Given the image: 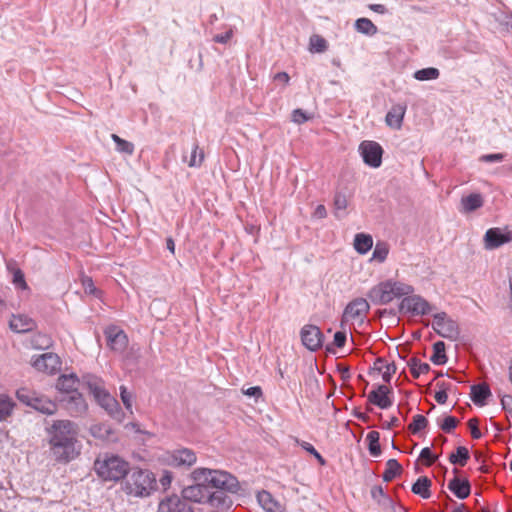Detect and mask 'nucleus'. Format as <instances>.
Wrapping results in <instances>:
<instances>
[{"label":"nucleus","instance_id":"nucleus-1","mask_svg":"<svg viewBox=\"0 0 512 512\" xmlns=\"http://www.w3.org/2000/svg\"><path fill=\"white\" fill-rule=\"evenodd\" d=\"M50 452L55 461L68 463L80 454L78 426L70 420H55L47 428Z\"/></svg>","mask_w":512,"mask_h":512},{"label":"nucleus","instance_id":"nucleus-2","mask_svg":"<svg viewBox=\"0 0 512 512\" xmlns=\"http://www.w3.org/2000/svg\"><path fill=\"white\" fill-rule=\"evenodd\" d=\"M182 498L186 502L192 501L199 504L208 505L216 511H223L231 507V498L221 491H211L206 483L195 481L194 485H190L182 490Z\"/></svg>","mask_w":512,"mask_h":512},{"label":"nucleus","instance_id":"nucleus-3","mask_svg":"<svg viewBox=\"0 0 512 512\" xmlns=\"http://www.w3.org/2000/svg\"><path fill=\"white\" fill-rule=\"evenodd\" d=\"M194 481L206 483L211 491H221L237 493L239 490V482L236 477L222 470H212L208 468H197L192 472Z\"/></svg>","mask_w":512,"mask_h":512},{"label":"nucleus","instance_id":"nucleus-4","mask_svg":"<svg viewBox=\"0 0 512 512\" xmlns=\"http://www.w3.org/2000/svg\"><path fill=\"white\" fill-rule=\"evenodd\" d=\"M95 470L104 481H119L127 477L130 466L127 461L117 455H105L95 461Z\"/></svg>","mask_w":512,"mask_h":512},{"label":"nucleus","instance_id":"nucleus-5","mask_svg":"<svg viewBox=\"0 0 512 512\" xmlns=\"http://www.w3.org/2000/svg\"><path fill=\"white\" fill-rule=\"evenodd\" d=\"M156 479L152 472L146 469H130L125 480L124 490L129 495L147 496L154 489Z\"/></svg>","mask_w":512,"mask_h":512},{"label":"nucleus","instance_id":"nucleus-6","mask_svg":"<svg viewBox=\"0 0 512 512\" xmlns=\"http://www.w3.org/2000/svg\"><path fill=\"white\" fill-rule=\"evenodd\" d=\"M16 397L21 403L30 406L45 415H53L58 409V406L54 401L27 388L18 389L16 391Z\"/></svg>","mask_w":512,"mask_h":512},{"label":"nucleus","instance_id":"nucleus-7","mask_svg":"<svg viewBox=\"0 0 512 512\" xmlns=\"http://www.w3.org/2000/svg\"><path fill=\"white\" fill-rule=\"evenodd\" d=\"M370 309L369 303L364 298H356L349 302L344 309L342 314L340 326L342 329L346 328V325L350 321L360 319L362 322L366 317Z\"/></svg>","mask_w":512,"mask_h":512},{"label":"nucleus","instance_id":"nucleus-8","mask_svg":"<svg viewBox=\"0 0 512 512\" xmlns=\"http://www.w3.org/2000/svg\"><path fill=\"white\" fill-rule=\"evenodd\" d=\"M433 317L432 327L438 335L450 340H456L459 337L458 324L449 318L445 312L436 313Z\"/></svg>","mask_w":512,"mask_h":512},{"label":"nucleus","instance_id":"nucleus-9","mask_svg":"<svg viewBox=\"0 0 512 512\" xmlns=\"http://www.w3.org/2000/svg\"><path fill=\"white\" fill-rule=\"evenodd\" d=\"M399 310L412 315H427L433 310V307L420 295H409L402 299Z\"/></svg>","mask_w":512,"mask_h":512},{"label":"nucleus","instance_id":"nucleus-10","mask_svg":"<svg viewBox=\"0 0 512 512\" xmlns=\"http://www.w3.org/2000/svg\"><path fill=\"white\" fill-rule=\"evenodd\" d=\"M60 402L72 417L83 416L88 410V404L79 391L73 394L62 396Z\"/></svg>","mask_w":512,"mask_h":512},{"label":"nucleus","instance_id":"nucleus-11","mask_svg":"<svg viewBox=\"0 0 512 512\" xmlns=\"http://www.w3.org/2000/svg\"><path fill=\"white\" fill-rule=\"evenodd\" d=\"M365 164L378 168L382 163V147L374 141H363L359 146Z\"/></svg>","mask_w":512,"mask_h":512},{"label":"nucleus","instance_id":"nucleus-12","mask_svg":"<svg viewBox=\"0 0 512 512\" xmlns=\"http://www.w3.org/2000/svg\"><path fill=\"white\" fill-rule=\"evenodd\" d=\"M104 334L107 339V345L111 350L117 353H123L128 345V337L126 333L117 326H109L105 329Z\"/></svg>","mask_w":512,"mask_h":512},{"label":"nucleus","instance_id":"nucleus-13","mask_svg":"<svg viewBox=\"0 0 512 512\" xmlns=\"http://www.w3.org/2000/svg\"><path fill=\"white\" fill-rule=\"evenodd\" d=\"M368 297L374 304L386 305L390 303L394 299L391 280L380 282L371 288Z\"/></svg>","mask_w":512,"mask_h":512},{"label":"nucleus","instance_id":"nucleus-14","mask_svg":"<svg viewBox=\"0 0 512 512\" xmlns=\"http://www.w3.org/2000/svg\"><path fill=\"white\" fill-rule=\"evenodd\" d=\"M301 340L307 349L316 351L322 346L323 333L315 325H305L301 329Z\"/></svg>","mask_w":512,"mask_h":512},{"label":"nucleus","instance_id":"nucleus-15","mask_svg":"<svg viewBox=\"0 0 512 512\" xmlns=\"http://www.w3.org/2000/svg\"><path fill=\"white\" fill-rule=\"evenodd\" d=\"M197 457L193 450L181 448L172 451L168 458V464L174 467L187 468L196 463Z\"/></svg>","mask_w":512,"mask_h":512},{"label":"nucleus","instance_id":"nucleus-16","mask_svg":"<svg viewBox=\"0 0 512 512\" xmlns=\"http://www.w3.org/2000/svg\"><path fill=\"white\" fill-rule=\"evenodd\" d=\"M512 240L510 232H503L500 228H490L484 235V247L486 250L496 249Z\"/></svg>","mask_w":512,"mask_h":512},{"label":"nucleus","instance_id":"nucleus-17","mask_svg":"<svg viewBox=\"0 0 512 512\" xmlns=\"http://www.w3.org/2000/svg\"><path fill=\"white\" fill-rule=\"evenodd\" d=\"M392 390L386 385H377L375 389L367 395L368 402L376 405L380 409H388L392 406L393 401L390 398Z\"/></svg>","mask_w":512,"mask_h":512},{"label":"nucleus","instance_id":"nucleus-18","mask_svg":"<svg viewBox=\"0 0 512 512\" xmlns=\"http://www.w3.org/2000/svg\"><path fill=\"white\" fill-rule=\"evenodd\" d=\"M157 512H192V508L182 497L172 495L160 501Z\"/></svg>","mask_w":512,"mask_h":512},{"label":"nucleus","instance_id":"nucleus-19","mask_svg":"<svg viewBox=\"0 0 512 512\" xmlns=\"http://www.w3.org/2000/svg\"><path fill=\"white\" fill-rule=\"evenodd\" d=\"M32 365L38 371L53 374L59 369L60 360L54 353H44L36 357L33 360Z\"/></svg>","mask_w":512,"mask_h":512},{"label":"nucleus","instance_id":"nucleus-20","mask_svg":"<svg viewBox=\"0 0 512 512\" xmlns=\"http://www.w3.org/2000/svg\"><path fill=\"white\" fill-rule=\"evenodd\" d=\"M79 385L80 379L75 373L62 374L57 379L56 389L66 396L78 392Z\"/></svg>","mask_w":512,"mask_h":512},{"label":"nucleus","instance_id":"nucleus-21","mask_svg":"<svg viewBox=\"0 0 512 512\" xmlns=\"http://www.w3.org/2000/svg\"><path fill=\"white\" fill-rule=\"evenodd\" d=\"M82 384L88 389L89 393L94 397L95 401L108 392L101 378L93 374H85L82 376Z\"/></svg>","mask_w":512,"mask_h":512},{"label":"nucleus","instance_id":"nucleus-22","mask_svg":"<svg viewBox=\"0 0 512 512\" xmlns=\"http://www.w3.org/2000/svg\"><path fill=\"white\" fill-rule=\"evenodd\" d=\"M96 402L114 419L121 420L123 413L118 401L109 393L106 392Z\"/></svg>","mask_w":512,"mask_h":512},{"label":"nucleus","instance_id":"nucleus-23","mask_svg":"<svg viewBox=\"0 0 512 512\" xmlns=\"http://www.w3.org/2000/svg\"><path fill=\"white\" fill-rule=\"evenodd\" d=\"M406 112V105L396 104L391 107L386 115V123L389 127L400 129Z\"/></svg>","mask_w":512,"mask_h":512},{"label":"nucleus","instance_id":"nucleus-24","mask_svg":"<svg viewBox=\"0 0 512 512\" xmlns=\"http://www.w3.org/2000/svg\"><path fill=\"white\" fill-rule=\"evenodd\" d=\"M448 489L459 499H465L470 495L471 485L467 479L460 480L454 477L448 482Z\"/></svg>","mask_w":512,"mask_h":512},{"label":"nucleus","instance_id":"nucleus-25","mask_svg":"<svg viewBox=\"0 0 512 512\" xmlns=\"http://www.w3.org/2000/svg\"><path fill=\"white\" fill-rule=\"evenodd\" d=\"M490 396L491 391L487 384L482 383L471 386V399L476 405L484 406Z\"/></svg>","mask_w":512,"mask_h":512},{"label":"nucleus","instance_id":"nucleus-26","mask_svg":"<svg viewBox=\"0 0 512 512\" xmlns=\"http://www.w3.org/2000/svg\"><path fill=\"white\" fill-rule=\"evenodd\" d=\"M257 501L267 512H280V504L273 498L270 492L262 490L257 494Z\"/></svg>","mask_w":512,"mask_h":512},{"label":"nucleus","instance_id":"nucleus-27","mask_svg":"<svg viewBox=\"0 0 512 512\" xmlns=\"http://www.w3.org/2000/svg\"><path fill=\"white\" fill-rule=\"evenodd\" d=\"M10 328L17 333H25L33 329L34 322L27 316H13L9 322Z\"/></svg>","mask_w":512,"mask_h":512},{"label":"nucleus","instance_id":"nucleus-28","mask_svg":"<svg viewBox=\"0 0 512 512\" xmlns=\"http://www.w3.org/2000/svg\"><path fill=\"white\" fill-rule=\"evenodd\" d=\"M432 485L431 480L422 476L417 479V481L412 485V492L421 496L424 499H428L431 496L430 487Z\"/></svg>","mask_w":512,"mask_h":512},{"label":"nucleus","instance_id":"nucleus-29","mask_svg":"<svg viewBox=\"0 0 512 512\" xmlns=\"http://www.w3.org/2000/svg\"><path fill=\"white\" fill-rule=\"evenodd\" d=\"M373 246L372 236L358 233L354 238V248L359 254H366Z\"/></svg>","mask_w":512,"mask_h":512},{"label":"nucleus","instance_id":"nucleus-30","mask_svg":"<svg viewBox=\"0 0 512 512\" xmlns=\"http://www.w3.org/2000/svg\"><path fill=\"white\" fill-rule=\"evenodd\" d=\"M461 204L463 206V210L465 212H472L476 209L482 207L483 205V198L478 193L470 194L466 197H463L461 200Z\"/></svg>","mask_w":512,"mask_h":512},{"label":"nucleus","instance_id":"nucleus-31","mask_svg":"<svg viewBox=\"0 0 512 512\" xmlns=\"http://www.w3.org/2000/svg\"><path fill=\"white\" fill-rule=\"evenodd\" d=\"M430 360L435 365H444L447 362L448 359L445 354V343L443 341H437L434 343L433 355Z\"/></svg>","mask_w":512,"mask_h":512},{"label":"nucleus","instance_id":"nucleus-32","mask_svg":"<svg viewBox=\"0 0 512 512\" xmlns=\"http://www.w3.org/2000/svg\"><path fill=\"white\" fill-rule=\"evenodd\" d=\"M15 403L6 394H0V421H5L12 415Z\"/></svg>","mask_w":512,"mask_h":512},{"label":"nucleus","instance_id":"nucleus-33","mask_svg":"<svg viewBox=\"0 0 512 512\" xmlns=\"http://www.w3.org/2000/svg\"><path fill=\"white\" fill-rule=\"evenodd\" d=\"M380 433L378 431H370L366 440L368 442V450L371 456L378 457L381 454V446L379 443Z\"/></svg>","mask_w":512,"mask_h":512},{"label":"nucleus","instance_id":"nucleus-34","mask_svg":"<svg viewBox=\"0 0 512 512\" xmlns=\"http://www.w3.org/2000/svg\"><path fill=\"white\" fill-rule=\"evenodd\" d=\"M402 472V466L396 459H389L386 463V469L383 473V480L385 482L392 481L397 475Z\"/></svg>","mask_w":512,"mask_h":512},{"label":"nucleus","instance_id":"nucleus-35","mask_svg":"<svg viewBox=\"0 0 512 512\" xmlns=\"http://www.w3.org/2000/svg\"><path fill=\"white\" fill-rule=\"evenodd\" d=\"M355 29L365 35H375L378 31L374 23L368 18H359L355 22Z\"/></svg>","mask_w":512,"mask_h":512},{"label":"nucleus","instance_id":"nucleus-36","mask_svg":"<svg viewBox=\"0 0 512 512\" xmlns=\"http://www.w3.org/2000/svg\"><path fill=\"white\" fill-rule=\"evenodd\" d=\"M348 206V200L342 193H336L334 197V214L338 219H342L346 216V208Z\"/></svg>","mask_w":512,"mask_h":512},{"label":"nucleus","instance_id":"nucleus-37","mask_svg":"<svg viewBox=\"0 0 512 512\" xmlns=\"http://www.w3.org/2000/svg\"><path fill=\"white\" fill-rule=\"evenodd\" d=\"M408 365L414 378H419L421 374H426L430 370L429 364L420 362L416 357L411 358L408 361Z\"/></svg>","mask_w":512,"mask_h":512},{"label":"nucleus","instance_id":"nucleus-38","mask_svg":"<svg viewBox=\"0 0 512 512\" xmlns=\"http://www.w3.org/2000/svg\"><path fill=\"white\" fill-rule=\"evenodd\" d=\"M389 254V245L386 242L378 241L374 247L371 260L383 263Z\"/></svg>","mask_w":512,"mask_h":512},{"label":"nucleus","instance_id":"nucleus-39","mask_svg":"<svg viewBox=\"0 0 512 512\" xmlns=\"http://www.w3.org/2000/svg\"><path fill=\"white\" fill-rule=\"evenodd\" d=\"M469 451L464 446H459L456 449V453H452L449 456V461L452 464H459L460 466H465L467 461L469 460Z\"/></svg>","mask_w":512,"mask_h":512},{"label":"nucleus","instance_id":"nucleus-40","mask_svg":"<svg viewBox=\"0 0 512 512\" xmlns=\"http://www.w3.org/2000/svg\"><path fill=\"white\" fill-rule=\"evenodd\" d=\"M90 432L95 438L109 440L113 434L110 427L106 424H94L90 427Z\"/></svg>","mask_w":512,"mask_h":512},{"label":"nucleus","instance_id":"nucleus-41","mask_svg":"<svg viewBox=\"0 0 512 512\" xmlns=\"http://www.w3.org/2000/svg\"><path fill=\"white\" fill-rule=\"evenodd\" d=\"M440 72L437 68L428 67L417 70L414 73V78L419 81L435 80L439 77Z\"/></svg>","mask_w":512,"mask_h":512},{"label":"nucleus","instance_id":"nucleus-42","mask_svg":"<svg viewBox=\"0 0 512 512\" xmlns=\"http://www.w3.org/2000/svg\"><path fill=\"white\" fill-rule=\"evenodd\" d=\"M112 140L116 144V150L120 153L132 155L134 152V144L120 138L117 134L111 135Z\"/></svg>","mask_w":512,"mask_h":512},{"label":"nucleus","instance_id":"nucleus-43","mask_svg":"<svg viewBox=\"0 0 512 512\" xmlns=\"http://www.w3.org/2000/svg\"><path fill=\"white\" fill-rule=\"evenodd\" d=\"M391 287L393 288L394 298L402 296L407 297L414 291V288L411 285L399 281L391 280Z\"/></svg>","mask_w":512,"mask_h":512},{"label":"nucleus","instance_id":"nucleus-44","mask_svg":"<svg viewBox=\"0 0 512 512\" xmlns=\"http://www.w3.org/2000/svg\"><path fill=\"white\" fill-rule=\"evenodd\" d=\"M309 45L311 52L323 53L327 50V41L320 35H312Z\"/></svg>","mask_w":512,"mask_h":512},{"label":"nucleus","instance_id":"nucleus-45","mask_svg":"<svg viewBox=\"0 0 512 512\" xmlns=\"http://www.w3.org/2000/svg\"><path fill=\"white\" fill-rule=\"evenodd\" d=\"M204 160V152L199 149L198 144H194L188 161L189 167H198Z\"/></svg>","mask_w":512,"mask_h":512},{"label":"nucleus","instance_id":"nucleus-46","mask_svg":"<svg viewBox=\"0 0 512 512\" xmlns=\"http://www.w3.org/2000/svg\"><path fill=\"white\" fill-rule=\"evenodd\" d=\"M428 424V420L420 414H417L413 417L412 423L409 425V430L416 434L420 432L422 429H424Z\"/></svg>","mask_w":512,"mask_h":512},{"label":"nucleus","instance_id":"nucleus-47","mask_svg":"<svg viewBox=\"0 0 512 512\" xmlns=\"http://www.w3.org/2000/svg\"><path fill=\"white\" fill-rule=\"evenodd\" d=\"M437 386L440 388V390L435 393V400L439 404H445L448 398L447 392L451 390V384L446 382H438Z\"/></svg>","mask_w":512,"mask_h":512},{"label":"nucleus","instance_id":"nucleus-48","mask_svg":"<svg viewBox=\"0 0 512 512\" xmlns=\"http://www.w3.org/2000/svg\"><path fill=\"white\" fill-rule=\"evenodd\" d=\"M301 447L307 451L309 454L313 455L320 465H325L326 460L318 453V451L314 448V446L308 442L303 441L301 443Z\"/></svg>","mask_w":512,"mask_h":512},{"label":"nucleus","instance_id":"nucleus-49","mask_svg":"<svg viewBox=\"0 0 512 512\" xmlns=\"http://www.w3.org/2000/svg\"><path fill=\"white\" fill-rule=\"evenodd\" d=\"M120 397L127 410L132 412V395L125 386H120Z\"/></svg>","mask_w":512,"mask_h":512},{"label":"nucleus","instance_id":"nucleus-50","mask_svg":"<svg viewBox=\"0 0 512 512\" xmlns=\"http://www.w3.org/2000/svg\"><path fill=\"white\" fill-rule=\"evenodd\" d=\"M458 420L453 416H447L441 424V429L446 433H451L452 430L457 426Z\"/></svg>","mask_w":512,"mask_h":512},{"label":"nucleus","instance_id":"nucleus-51","mask_svg":"<svg viewBox=\"0 0 512 512\" xmlns=\"http://www.w3.org/2000/svg\"><path fill=\"white\" fill-rule=\"evenodd\" d=\"M396 365L394 363H388L385 365V370L382 373V379L384 382L389 383L391 381V377L396 373Z\"/></svg>","mask_w":512,"mask_h":512},{"label":"nucleus","instance_id":"nucleus-52","mask_svg":"<svg viewBox=\"0 0 512 512\" xmlns=\"http://www.w3.org/2000/svg\"><path fill=\"white\" fill-rule=\"evenodd\" d=\"M310 119L302 109H295L292 113V120L297 124H302Z\"/></svg>","mask_w":512,"mask_h":512},{"label":"nucleus","instance_id":"nucleus-53","mask_svg":"<svg viewBox=\"0 0 512 512\" xmlns=\"http://www.w3.org/2000/svg\"><path fill=\"white\" fill-rule=\"evenodd\" d=\"M233 33H234L233 29L230 28L224 34H217V35H215L213 37V41L216 42V43L226 44L232 38Z\"/></svg>","mask_w":512,"mask_h":512},{"label":"nucleus","instance_id":"nucleus-54","mask_svg":"<svg viewBox=\"0 0 512 512\" xmlns=\"http://www.w3.org/2000/svg\"><path fill=\"white\" fill-rule=\"evenodd\" d=\"M346 339V332L343 329V331H338L334 334L333 344L338 348H342L346 343Z\"/></svg>","mask_w":512,"mask_h":512},{"label":"nucleus","instance_id":"nucleus-55","mask_svg":"<svg viewBox=\"0 0 512 512\" xmlns=\"http://www.w3.org/2000/svg\"><path fill=\"white\" fill-rule=\"evenodd\" d=\"M13 283L16 284L17 286H19L22 289H26L27 288V284H26L25 279H24V274L22 273L21 270L17 269L13 273Z\"/></svg>","mask_w":512,"mask_h":512},{"label":"nucleus","instance_id":"nucleus-56","mask_svg":"<svg viewBox=\"0 0 512 512\" xmlns=\"http://www.w3.org/2000/svg\"><path fill=\"white\" fill-rule=\"evenodd\" d=\"M468 426L470 428V431H471V436L474 438V439H479L481 438L482 434L478 428V420L476 418H473V419H470L468 421Z\"/></svg>","mask_w":512,"mask_h":512},{"label":"nucleus","instance_id":"nucleus-57","mask_svg":"<svg viewBox=\"0 0 512 512\" xmlns=\"http://www.w3.org/2000/svg\"><path fill=\"white\" fill-rule=\"evenodd\" d=\"M503 159L504 154L502 153L486 154L480 157V161L483 162H501Z\"/></svg>","mask_w":512,"mask_h":512},{"label":"nucleus","instance_id":"nucleus-58","mask_svg":"<svg viewBox=\"0 0 512 512\" xmlns=\"http://www.w3.org/2000/svg\"><path fill=\"white\" fill-rule=\"evenodd\" d=\"M420 458L426 460L427 465H431L435 461V457L433 456L429 447H425L421 450Z\"/></svg>","mask_w":512,"mask_h":512},{"label":"nucleus","instance_id":"nucleus-59","mask_svg":"<svg viewBox=\"0 0 512 512\" xmlns=\"http://www.w3.org/2000/svg\"><path fill=\"white\" fill-rule=\"evenodd\" d=\"M243 394L250 396V397H255L257 399L262 396V390H261V387L254 386V387H250L246 390H243Z\"/></svg>","mask_w":512,"mask_h":512},{"label":"nucleus","instance_id":"nucleus-60","mask_svg":"<svg viewBox=\"0 0 512 512\" xmlns=\"http://www.w3.org/2000/svg\"><path fill=\"white\" fill-rule=\"evenodd\" d=\"M501 404L503 409L512 415V396H503L501 399Z\"/></svg>","mask_w":512,"mask_h":512},{"label":"nucleus","instance_id":"nucleus-61","mask_svg":"<svg viewBox=\"0 0 512 512\" xmlns=\"http://www.w3.org/2000/svg\"><path fill=\"white\" fill-rule=\"evenodd\" d=\"M83 285H84V287H85V291H86L87 293H90V294L95 293L96 288H95V286H94L93 281H92V279H91V278H86V279H84V280H83Z\"/></svg>","mask_w":512,"mask_h":512},{"label":"nucleus","instance_id":"nucleus-62","mask_svg":"<svg viewBox=\"0 0 512 512\" xmlns=\"http://www.w3.org/2000/svg\"><path fill=\"white\" fill-rule=\"evenodd\" d=\"M385 365V360L379 357L375 360L372 369L377 372H382L383 368H385Z\"/></svg>","mask_w":512,"mask_h":512},{"label":"nucleus","instance_id":"nucleus-63","mask_svg":"<svg viewBox=\"0 0 512 512\" xmlns=\"http://www.w3.org/2000/svg\"><path fill=\"white\" fill-rule=\"evenodd\" d=\"M371 496L374 499H379L380 497L384 496V490H383L382 486L372 487Z\"/></svg>","mask_w":512,"mask_h":512},{"label":"nucleus","instance_id":"nucleus-64","mask_svg":"<svg viewBox=\"0 0 512 512\" xmlns=\"http://www.w3.org/2000/svg\"><path fill=\"white\" fill-rule=\"evenodd\" d=\"M314 215L320 219L325 218L327 216V211H326L325 206L322 204L318 205L315 209Z\"/></svg>","mask_w":512,"mask_h":512}]
</instances>
